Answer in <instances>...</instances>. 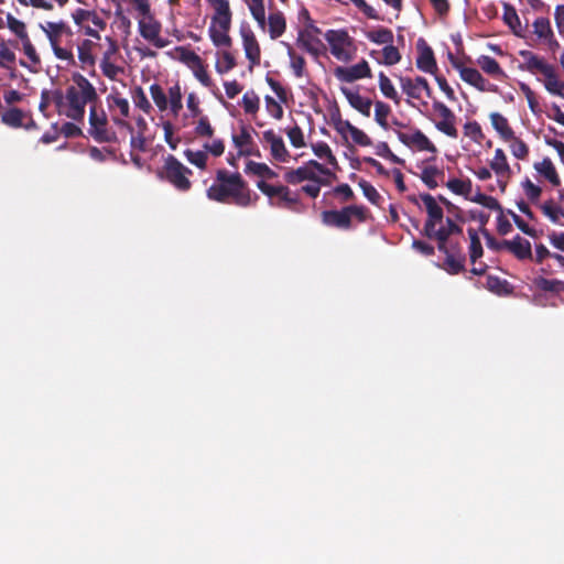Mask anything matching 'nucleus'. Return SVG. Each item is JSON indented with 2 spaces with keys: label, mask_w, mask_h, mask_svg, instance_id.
I'll list each match as a JSON object with an SVG mask.
<instances>
[{
  "label": "nucleus",
  "mask_w": 564,
  "mask_h": 564,
  "mask_svg": "<svg viewBox=\"0 0 564 564\" xmlns=\"http://www.w3.org/2000/svg\"><path fill=\"white\" fill-rule=\"evenodd\" d=\"M206 195L210 200L234 204L239 207H249L258 198L252 192L239 172H229L219 169L216 172L214 183L207 188Z\"/></svg>",
  "instance_id": "f257e3e1"
},
{
  "label": "nucleus",
  "mask_w": 564,
  "mask_h": 564,
  "mask_svg": "<svg viewBox=\"0 0 564 564\" xmlns=\"http://www.w3.org/2000/svg\"><path fill=\"white\" fill-rule=\"evenodd\" d=\"M73 82L75 85L68 86L65 93L67 109L64 113L67 118L82 122L86 105L97 104L99 96L94 85L84 75L74 74Z\"/></svg>",
  "instance_id": "f03ea898"
},
{
  "label": "nucleus",
  "mask_w": 564,
  "mask_h": 564,
  "mask_svg": "<svg viewBox=\"0 0 564 564\" xmlns=\"http://www.w3.org/2000/svg\"><path fill=\"white\" fill-rule=\"evenodd\" d=\"M519 55L523 58L520 64L521 70L530 74H541L544 76V88L551 94L564 98V82L560 79L556 67L549 64L543 57L536 55L532 51L522 50Z\"/></svg>",
  "instance_id": "7ed1b4c3"
},
{
  "label": "nucleus",
  "mask_w": 564,
  "mask_h": 564,
  "mask_svg": "<svg viewBox=\"0 0 564 564\" xmlns=\"http://www.w3.org/2000/svg\"><path fill=\"white\" fill-rule=\"evenodd\" d=\"M368 217L369 210L362 205H348L338 210H324L321 214L322 223L325 226L341 230L352 228V218H356L358 223H365Z\"/></svg>",
  "instance_id": "20e7f679"
},
{
  "label": "nucleus",
  "mask_w": 564,
  "mask_h": 564,
  "mask_svg": "<svg viewBox=\"0 0 564 564\" xmlns=\"http://www.w3.org/2000/svg\"><path fill=\"white\" fill-rule=\"evenodd\" d=\"M192 174L193 172L172 154L165 158L162 169L158 172L161 180L169 182L180 192L189 191L192 182L188 176Z\"/></svg>",
  "instance_id": "39448f33"
},
{
  "label": "nucleus",
  "mask_w": 564,
  "mask_h": 564,
  "mask_svg": "<svg viewBox=\"0 0 564 564\" xmlns=\"http://www.w3.org/2000/svg\"><path fill=\"white\" fill-rule=\"evenodd\" d=\"M324 36L336 59L347 63L354 58L357 48L354 39L346 30H328Z\"/></svg>",
  "instance_id": "423d86ee"
},
{
  "label": "nucleus",
  "mask_w": 564,
  "mask_h": 564,
  "mask_svg": "<svg viewBox=\"0 0 564 564\" xmlns=\"http://www.w3.org/2000/svg\"><path fill=\"white\" fill-rule=\"evenodd\" d=\"M89 134L99 143L116 142L117 134L108 128V117L101 107L97 104L89 108Z\"/></svg>",
  "instance_id": "0eeeda50"
},
{
  "label": "nucleus",
  "mask_w": 564,
  "mask_h": 564,
  "mask_svg": "<svg viewBox=\"0 0 564 564\" xmlns=\"http://www.w3.org/2000/svg\"><path fill=\"white\" fill-rule=\"evenodd\" d=\"M321 167V163L316 160H310L297 169H289L285 171L283 178L288 184L297 185L304 181L318 182L319 175L316 174V169Z\"/></svg>",
  "instance_id": "6e6552de"
},
{
  "label": "nucleus",
  "mask_w": 564,
  "mask_h": 564,
  "mask_svg": "<svg viewBox=\"0 0 564 564\" xmlns=\"http://www.w3.org/2000/svg\"><path fill=\"white\" fill-rule=\"evenodd\" d=\"M451 58H452L453 67L459 72V76L465 83L474 86L479 91H496L497 90V86L490 84L480 74V72L478 69L471 68V67H465L460 62H458L457 59H454L452 55H451Z\"/></svg>",
  "instance_id": "1a4fd4ad"
},
{
  "label": "nucleus",
  "mask_w": 564,
  "mask_h": 564,
  "mask_svg": "<svg viewBox=\"0 0 564 564\" xmlns=\"http://www.w3.org/2000/svg\"><path fill=\"white\" fill-rule=\"evenodd\" d=\"M334 74L337 79L345 83L372 77L371 68L366 59H361L359 63L349 67L338 66L335 68Z\"/></svg>",
  "instance_id": "9d476101"
},
{
  "label": "nucleus",
  "mask_w": 564,
  "mask_h": 564,
  "mask_svg": "<svg viewBox=\"0 0 564 564\" xmlns=\"http://www.w3.org/2000/svg\"><path fill=\"white\" fill-rule=\"evenodd\" d=\"M139 32L143 39L151 42L158 48L167 45V41L160 36L161 23L155 20L153 14L139 21Z\"/></svg>",
  "instance_id": "9b49d317"
},
{
  "label": "nucleus",
  "mask_w": 564,
  "mask_h": 564,
  "mask_svg": "<svg viewBox=\"0 0 564 564\" xmlns=\"http://www.w3.org/2000/svg\"><path fill=\"white\" fill-rule=\"evenodd\" d=\"M433 109L442 118L441 121L435 123L436 129L451 138H457L458 132L455 127L456 117L454 112L445 104L436 100L433 102Z\"/></svg>",
  "instance_id": "f8f14e48"
},
{
  "label": "nucleus",
  "mask_w": 564,
  "mask_h": 564,
  "mask_svg": "<svg viewBox=\"0 0 564 564\" xmlns=\"http://www.w3.org/2000/svg\"><path fill=\"white\" fill-rule=\"evenodd\" d=\"M400 85L403 90L410 98L421 99L422 90L425 91L427 98L433 97V91L429 82L421 76H417L415 79H411L410 77H400Z\"/></svg>",
  "instance_id": "ddd939ff"
},
{
  "label": "nucleus",
  "mask_w": 564,
  "mask_h": 564,
  "mask_svg": "<svg viewBox=\"0 0 564 564\" xmlns=\"http://www.w3.org/2000/svg\"><path fill=\"white\" fill-rule=\"evenodd\" d=\"M263 140L269 143L270 153L275 161L282 163L290 161L291 154L286 149L282 137L270 129L263 132Z\"/></svg>",
  "instance_id": "4468645a"
},
{
  "label": "nucleus",
  "mask_w": 564,
  "mask_h": 564,
  "mask_svg": "<svg viewBox=\"0 0 564 564\" xmlns=\"http://www.w3.org/2000/svg\"><path fill=\"white\" fill-rule=\"evenodd\" d=\"M419 56L416 58V67L429 74L435 75L437 72V64L433 50L425 43L423 39L417 41Z\"/></svg>",
  "instance_id": "2eb2a0df"
},
{
  "label": "nucleus",
  "mask_w": 564,
  "mask_h": 564,
  "mask_svg": "<svg viewBox=\"0 0 564 564\" xmlns=\"http://www.w3.org/2000/svg\"><path fill=\"white\" fill-rule=\"evenodd\" d=\"M506 250L512 253L518 260H532V248L529 240L517 235L512 240H503Z\"/></svg>",
  "instance_id": "dca6fc26"
},
{
  "label": "nucleus",
  "mask_w": 564,
  "mask_h": 564,
  "mask_svg": "<svg viewBox=\"0 0 564 564\" xmlns=\"http://www.w3.org/2000/svg\"><path fill=\"white\" fill-rule=\"evenodd\" d=\"M241 36L246 57L249 59L251 65H259L261 51L253 32L251 30H242Z\"/></svg>",
  "instance_id": "f3484780"
},
{
  "label": "nucleus",
  "mask_w": 564,
  "mask_h": 564,
  "mask_svg": "<svg viewBox=\"0 0 564 564\" xmlns=\"http://www.w3.org/2000/svg\"><path fill=\"white\" fill-rule=\"evenodd\" d=\"M276 202H271L272 205L279 207V208H285L292 212L299 213L301 210L300 208V197L299 194H293L291 189L285 185H280V191L276 196Z\"/></svg>",
  "instance_id": "a211bd4d"
},
{
  "label": "nucleus",
  "mask_w": 564,
  "mask_h": 564,
  "mask_svg": "<svg viewBox=\"0 0 564 564\" xmlns=\"http://www.w3.org/2000/svg\"><path fill=\"white\" fill-rule=\"evenodd\" d=\"M341 93L354 109L358 110L366 117L370 116V109L372 106L371 99L362 97L358 91H352L347 87H341Z\"/></svg>",
  "instance_id": "6ab92c4d"
},
{
  "label": "nucleus",
  "mask_w": 564,
  "mask_h": 564,
  "mask_svg": "<svg viewBox=\"0 0 564 564\" xmlns=\"http://www.w3.org/2000/svg\"><path fill=\"white\" fill-rule=\"evenodd\" d=\"M370 56L375 58L379 64L386 66H392L401 61V53L397 46L392 43L386 45L381 51L372 50Z\"/></svg>",
  "instance_id": "aec40b11"
},
{
  "label": "nucleus",
  "mask_w": 564,
  "mask_h": 564,
  "mask_svg": "<svg viewBox=\"0 0 564 564\" xmlns=\"http://www.w3.org/2000/svg\"><path fill=\"white\" fill-rule=\"evenodd\" d=\"M72 18L78 26H83V24L88 21V23H93L100 31H104L107 28V22L93 10L90 11L78 8L72 13Z\"/></svg>",
  "instance_id": "412c9836"
},
{
  "label": "nucleus",
  "mask_w": 564,
  "mask_h": 564,
  "mask_svg": "<svg viewBox=\"0 0 564 564\" xmlns=\"http://www.w3.org/2000/svg\"><path fill=\"white\" fill-rule=\"evenodd\" d=\"M297 44L307 53L317 57L321 54L322 41L312 34L310 30H301L297 36Z\"/></svg>",
  "instance_id": "4be33fe9"
},
{
  "label": "nucleus",
  "mask_w": 564,
  "mask_h": 564,
  "mask_svg": "<svg viewBox=\"0 0 564 564\" xmlns=\"http://www.w3.org/2000/svg\"><path fill=\"white\" fill-rule=\"evenodd\" d=\"M534 170L553 186L558 187L561 185V178L550 158H544L541 162H535Z\"/></svg>",
  "instance_id": "5701e85b"
},
{
  "label": "nucleus",
  "mask_w": 564,
  "mask_h": 564,
  "mask_svg": "<svg viewBox=\"0 0 564 564\" xmlns=\"http://www.w3.org/2000/svg\"><path fill=\"white\" fill-rule=\"evenodd\" d=\"M539 208L552 224H563L562 219H564V208H562V206H557L554 198L546 199L539 205Z\"/></svg>",
  "instance_id": "b1692460"
},
{
  "label": "nucleus",
  "mask_w": 564,
  "mask_h": 564,
  "mask_svg": "<svg viewBox=\"0 0 564 564\" xmlns=\"http://www.w3.org/2000/svg\"><path fill=\"white\" fill-rule=\"evenodd\" d=\"M490 121L494 129L498 132L503 141L514 139V131L510 127L508 119L499 112L490 113Z\"/></svg>",
  "instance_id": "393cba45"
},
{
  "label": "nucleus",
  "mask_w": 564,
  "mask_h": 564,
  "mask_svg": "<svg viewBox=\"0 0 564 564\" xmlns=\"http://www.w3.org/2000/svg\"><path fill=\"white\" fill-rule=\"evenodd\" d=\"M490 169L500 178H509L510 177L511 169H510L507 156L502 149H496L494 159L490 162Z\"/></svg>",
  "instance_id": "a878e982"
},
{
  "label": "nucleus",
  "mask_w": 564,
  "mask_h": 564,
  "mask_svg": "<svg viewBox=\"0 0 564 564\" xmlns=\"http://www.w3.org/2000/svg\"><path fill=\"white\" fill-rule=\"evenodd\" d=\"M267 23L269 25L270 36L273 40L280 37L285 32L286 21L283 13L280 11L271 13L268 20L265 19V24Z\"/></svg>",
  "instance_id": "bb28decb"
},
{
  "label": "nucleus",
  "mask_w": 564,
  "mask_h": 564,
  "mask_svg": "<svg viewBox=\"0 0 564 564\" xmlns=\"http://www.w3.org/2000/svg\"><path fill=\"white\" fill-rule=\"evenodd\" d=\"M422 202L425 205L427 212V220H432L433 223H441L444 217V213L442 207L436 203V199L427 193L420 195Z\"/></svg>",
  "instance_id": "cd10ccee"
},
{
  "label": "nucleus",
  "mask_w": 564,
  "mask_h": 564,
  "mask_svg": "<svg viewBox=\"0 0 564 564\" xmlns=\"http://www.w3.org/2000/svg\"><path fill=\"white\" fill-rule=\"evenodd\" d=\"M533 285L536 290L550 292L553 294H560L564 292V281L557 279L536 276L533 279Z\"/></svg>",
  "instance_id": "c85d7f7f"
},
{
  "label": "nucleus",
  "mask_w": 564,
  "mask_h": 564,
  "mask_svg": "<svg viewBox=\"0 0 564 564\" xmlns=\"http://www.w3.org/2000/svg\"><path fill=\"white\" fill-rule=\"evenodd\" d=\"M478 66L488 75L501 78L506 76V73L499 65V63L491 56L481 55L477 59Z\"/></svg>",
  "instance_id": "c756f323"
},
{
  "label": "nucleus",
  "mask_w": 564,
  "mask_h": 564,
  "mask_svg": "<svg viewBox=\"0 0 564 564\" xmlns=\"http://www.w3.org/2000/svg\"><path fill=\"white\" fill-rule=\"evenodd\" d=\"M107 41L111 45V52L105 53L100 63V68L106 77H108L109 79H115L119 72H121V68L110 62V54L115 52L117 48L116 42L111 37H107Z\"/></svg>",
  "instance_id": "7c9ffc66"
},
{
  "label": "nucleus",
  "mask_w": 564,
  "mask_h": 564,
  "mask_svg": "<svg viewBox=\"0 0 564 564\" xmlns=\"http://www.w3.org/2000/svg\"><path fill=\"white\" fill-rule=\"evenodd\" d=\"M247 4L252 18L262 30L265 29V7L264 0H243Z\"/></svg>",
  "instance_id": "2f4dec72"
},
{
  "label": "nucleus",
  "mask_w": 564,
  "mask_h": 564,
  "mask_svg": "<svg viewBox=\"0 0 564 564\" xmlns=\"http://www.w3.org/2000/svg\"><path fill=\"white\" fill-rule=\"evenodd\" d=\"M465 254H447L443 264V269L452 275L459 274L465 271Z\"/></svg>",
  "instance_id": "473e14b6"
},
{
  "label": "nucleus",
  "mask_w": 564,
  "mask_h": 564,
  "mask_svg": "<svg viewBox=\"0 0 564 564\" xmlns=\"http://www.w3.org/2000/svg\"><path fill=\"white\" fill-rule=\"evenodd\" d=\"M467 232H468L469 240H470L469 248H468L469 259H470V262L473 264H475L477 262V260L482 257L484 249H482L481 241L479 239L477 230L474 228H468Z\"/></svg>",
  "instance_id": "72a5a7b5"
},
{
  "label": "nucleus",
  "mask_w": 564,
  "mask_h": 564,
  "mask_svg": "<svg viewBox=\"0 0 564 564\" xmlns=\"http://www.w3.org/2000/svg\"><path fill=\"white\" fill-rule=\"evenodd\" d=\"M438 177H444V172L435 165H427L422 170L421 180L430 189L438 186Z\"/></svg>",
  "instance_id": "f704fd0d"
},
{
  "label": "nucleus",
  "mask_w": 564,
  "mask_h": 564,
  "mask_svg": "<svg viewBox=\"0 0 564 564\" xmlns=\"http://www.w3.org/2000/svg\"><path fill=\"white\" fill-rule=\"evenodd\" d=\"M503 21L516 35H520L522 26L519 15L516 9L509 3H505L503 6Z\"/></svg>",
  "instance_id": "c9c22d12"
},
{
  "label": "nucleus",
  "mask_w": 564,
  "mask_h": 564,
  "mask_svg": "<svg viewBox=\"0 0 564 564\" xmlns=\"http://www.w3.org/2000/svg\"><path fill=\"white\" fill-rule=\"evenodd\" d=\"M95 46V43L90 40H84L78 45V59L82 63L83 67L86 66H94L95 65V57L93 55V47Z\"/></svg>",
  "instance_id": "e433bc0d"
},
{
  "label": "nucleus",
  "mask_w": 564,
  "mask_h": 564,
  "mask_svg": "<svg viewBox=\"0 0 564 564\" xmlns=\"http://www.w3.org/2000/svg\"><path fill=\"white\" fill-rule=\"evenodd\" d=\"M446 186L454 194L462 195L465 198H468L469 195L471 194L473 184L469 178H467V180L451 178L447 181Z\"/></svg>",
  "instance_id": "4c0bfd02"
},
{
  "label": "nucleus",
  "mask_w": 564,
  "mask_h": 564,
  "mask_svg": "<svg viewBox=\"0 0 564 564\" xmlns=\"http://www.w3.org/2000/svg\"><path fill=\"white\" fill-rule=\"evenodd\" d=\"M246 173H251L260 177H265L269 180L275 178L278 174L269 167L265 163L249 161L246 165Z\"/></svg>",
  "instance_id": "58836bf2"
},
{
  "label": "nucleus",
  "mask_w": 564,
  "mask_h": 564,
  "mask_svg": "<svg viewBox=\"0 0 564 564\" xmlns=\"http://www.w3.org/2000/svg\"><path fill=\"white\" fill-rule=\"evenodd\" d=\"M366 37L376 44H391L393 43V32L387 28H378L366 33Z\"/></svg>",
  "instance_id": "ea45409f"
},
{
  "label": "nucleus",
  "mask_w": 564,
  "mask_h": 564,
  "mask_svg": "<svg viewBox=\"0 0 564 564\" xmlns=\"http://www.w3.org/2000/svg\"><path fill=\"white\" fill-rule=\"evenodd\" d=\"M378 78L382 95L399 105L400 97L389 77L383 72H380Z\"/></svg>",
  "instance_id": "a19ab883"
},
{
  "label": "nucleus",
  "mask_w": 564,
  "mask_h": 564,
  "mask_svg": "<svg viewBox=\"0 0 564 564\" xmlns=\"http://www.w3.org/2000/svg\"><path fill=\"white\" fill-rule=\"evenodd\" d=\"M131 98L135 107L141 109L144 113L149 115L153 110V107L141 86H137L132 89Z\"/></svg>",
  "instance_id": "79ce46f5"
},
{
  "label": "nucleus",
  "mask_w": 564,
  "mask_h": 564,
  "mask_svg": "<svg viewBox=\"0 0 564 564\" xmlns=\"http://www.w3.org/2000/svg\"><path fill=\"white\" fill-rule=\"evenodd\" d=\"M532 26L533 33L542 41L551 37V35L554 33L550 20L545 17L536 18Z\"/></svg>",
  "instance_id": "37998d69"
},
{
  "label": "nucleus",
  "mask_w": 564,
  "mask_h": 564,
  "mask_svg": "<svg viewBox=\"0 0 564 564\" xmlns=\"http://www.w3.org/2000/svg\"><path fill=\"white\" fill-rule=\"evenodd\" d=\"M391 113V108L388 104L377 100L375 102V120L384 130L389 129L388 117Z\"/></svg>",
  "instance_id": "c03bdc74"
},
{
  "label": "nucleus",
  "mask_w": 564,
  "mask_h": 564,
  "mask_svg": "<svg viewBox=\"0 0 564 564\" xmlns=\"http://www.w3.org/2000/svg\"><path fill=\"white\" fill-rule=\"evenodd\" d=\"M312 150L317 158L326 159L327 163L330 164L332 166H338L337 159L333 154L332 149L326 142L321 141L312 144Z\"/></svg>",
  "instance_id": "a18cd8bd"
},
{
  "label": "nucleus",
  "mask_w": 564,
  "mask_h": 564,
  "mask_svg": "<svg viewBox=\"0 0 564 564\" xmlns=\"http://www.w3.org/2000/svg\"><path fill=\"white\" fill-rule=\"evenodd\" d=\"M65 29V22H46L45 25H42V30L47 36L50 44H55L59 42V36L63 34V30Z\"/></svg>",
  "instance_id": "49530a36"
},
{
  "label": "nucleus",
  "mask_w": 564,
  "mask_h": 564,
  "mask_svg": "<svg viewBox=\"0 0 564 564\" xmlns=\"http://www.w3.org/2000/svg\"><path fill=\"white\" fill-rule=\"evenodd\" d=\"M419 151H429L435 153L436 147L430 141V139L419 129L413 131V145Z\"/></svg>",
  "instance_id": "de8ad7c7"
},
{
  "label": "nucleus",
  "mask_w": 564,
  "mask_h": 564,
  "mask_svg": "<svg viewBox=\"0 0 564 564\" xmlns=\"http://www.w3.org/2000/svg\"><path fill=\"white\" fill-rule=\"evenodd\" d=\"M150 94L159 110L165 111L169 107V100L163 88L159 84L154 83L150 86Z\"/></svg>",
  "instance_id": "09e8293b"
},
{
  "label": "nucleus",
  "mask_w": 564,
  "mask_h": 564,
  "mask_svg": "<svg viewBox=\"0 0 564 564\" xmlns=\"http://www.w3.org/2000/svg\"><path fill=\"white\" fill-rule=\"evenodd\" d=\"M167 100H169L171 111L175 116H177L178 112L183 108L182 91H181V87L178 84H175L174 86L169 88V99Z\"/></svg>",
  "instance_id": "8fccbe9b"
},
{
  "label": "nucleus",
  "mask_w": 564,
  "mask_h": 564,
  "mask_svg": "<svg viewBox=\"0 0 564 564\" xmlns=\"http://www.w3.org/2000/svg\"><path fill=\"white\" fill-rule=\"evenodd\" d=\"M23 112L19 108H10L1 116V121L13 128H20L22 126Z\"/></svg>",
  "instance_id": "3c124183"
},
{
  "label": "nucleus",
  "mask_w": 564,
  "mask_h": 564,
  "mask_svg": "<svg viewBox=\"0 0 564 564\" xmlns=\"http://www.w3.org/2000/svg\"><path fill=\"white\" fill-rule=\"evenodd\" d=\"M288 55L290 56V59H291L290 65H291L294 76L297 78L303 77L305 74V65H306L304 57L296 55V53L294 52V50L291 46H289Z\"/></svg>",
  "instance_id": "603ef678"
},
{
  "label": "nucleus",
  "mask_w": 564,
  "mask_h": 564,
  "mask_svg": "<svg viewBox=\"0 0 564 564\" xmlns=\"http://www.w3.org/2000/svg\"><path fill=\"white\" fill-rule=\"evenodd\" d=\"M241 102L246 113L256 115L258 112L260 99L253 90L245 93Z\"/></svg>",
  "instance_id": "864d4df0"
},
{
  "label": "nucleus",
  "mask_w": 564,
  "mask_h": 564,
  "mask_svg": "<svg viewBox=\"0 0 564 564\" xmlns=\"http://www.w3.org/2000/svg\"><path fill=\"white\" fill-rule=\"evenodd\" d=\"M209 36L216 46H231V37L228 35L229 31H224L219 28L209 26Z\"/></svg>",
  "instance_id": "5fc2aeb1"
},
{
  "label": "nucleus",
  "mask_w": 564,
  "mask_h": 564,
  "mask_svg": "<svg viewBox=\"0 0 564 564\" xmlns=\"http://www.w3.org/2000/svg\"><path fill=\"white\" fill-rule=\"evenodd\" d=\"M522 188L531 203L536 204L538 206L541 204L539 203L542 194V188L540 186L535 185L530 178L527 177L522 182Z\"/></svg>",
  "instance_id": "6e6d98bb"
},
{
  "label": "nucleus",
  "mask_w": 564,
  "mask_h": 564,
  "mask_svg": "<svg viewBox=\"0 0 564 564\" xmlns=\"http://www.w3.org/2000/svg\"><path fill=\"white\" fill-rule=\"evenodd\" d=\"M464 134L476 143H481L485 139L481 127L477 121H468L464 124Z\"/></svg>",
  "instance_id": "4d7b16f0"
},
{
  "label": "nucleus",
  "mask_w": 564,
  "mask_h": 564,
  "mask_svg": "<svg viewBox=\"0 0 564 564\" xmlns=\"http://www.w3.org/2000/svg\"><path fill=\"white\" fill-rule=\"evenodd\" d=\"M107 99L110 108L117 107L123 118L129 117L130 106L126 98L121 97L119 94H115L109 95Z\"/></svg>",
  "instance_id": "13d9d810"
},
{
  "label": "nucleus",
  "mask_w": 564,
  "mask_h": 564,
  "mask_svg": "<svg viewBox=\"0 0 564 564\" xmlns=\"http://www.w3.org/2000/svg\"><path fill=\"white\" fill-rule=\"evenodd\" d=\"M7 25L20 40L29 36L25 24L10 13L7 15Z\"/></svg>",
  "instance_id": "bf43d9fd"
},
{
  "label": "nucleus",
  "mask_w": 564,
  "mask_h": 564,
  "mask_svg": "<svg viewBox=\"0 0 564 564\" xmlns=\"http://www.w3.org/2000/svg\"><path fill=\"white\" fill-rule=\"evenodd\" d=\"M187 161L189 163H192L193 165L197 166L198 169L200 170H204L206 167V163H207V153L204 152V151H192V150H186L184 152Z\"/></svg>",
  "instance_id": "052dcab7"
},
{
  "label": "nucleus",
  "mask_w": 564,
  "mask_h": 564,
  "mask_svg": "<svg viewBox=\"0 0 564 564\" xmlns=\"http://www.w3.org/2000/svg\"><path fill=\"white\" fill-rule=\"evenodd\" d=\"M519 88L522 91V94L525 96V99L528 101V106H529L530 110L533 113H536L538 111H540L536 95L531 89V87L528 84L521 82V83H519Z\"/></svg>",
  "instance_id": "680f3d73"
},
{
  "label": "nucleus",
  "mask_w": 564,
  "mask_h": 564,
  "mask_svg": "<svg viewBox=\"0 0 564 564\" xmlns=\"http://www.w3.org/2000/svg\"><path fill=\"white\" fill-rule=\"evenodd\" d=\"M509 142H511V144H510L511 152L517 159L524 160L528 156L529 147L527 145V143L523 140H521L514 135V139H511Z\"/></svg>",
  "instance_id": "e2e57ef3"
},
{
  "label": "nucleus",
  "mask_w": 564,
  "mask_h": 564,
  "mask_svg": "<svg viewBox=\"0 0 564 564\" xmlns=\"http://www.w3.org/2000/svg\"><path fill=\"white\" fill-rule=\"evenodd\" d=\"M359 187L361 188L364 195L367 197V199L378 205L379 200L381 199V195L378 193V191L367 181L360 180L358 183Z\"/></svg>",
  "instance_id": "0e129e2a"
},
{
  "label": "nucleus",
  "mask_w": 564,
  "mask_h": 564,
  "mask_svg": "<svg viewBox=\"0 0 564 564\" xmlns=\"http://www.w3.org/2000/svg\"><path fill=\"white\" fill-rule=\"evenodd\" d=\"M221 57H223V61L218 62L216 64V70L219 74L228 73L234 67H236V59L230 52H228V51L223 52Z\"/></svg>",
  "instance_id": "69168bd1"
},
{
  "label": "nucleus",
  "mask_w": 564,
  "mask_h": 564,
  "mask_svg": "<svg viewBox=\"0 0 564 564\" xmlns=\"http://www.w3.org/2000/svg\"><path fill=\"white\" fill-rule=\"evenodd\" d=\"M286 134L294 148H303L305 145L304 134L299 126L288 129Z\"/></svg>",
  "instance_id": "338daca9"
},
{
  "label": "nucleus",
  "mask_w": 564,
  "mask_h": 564,
  "mask_svg": "<svg viewBox=\"0 0 564 564\" xmlns=\"http://www.w3.org/2000/svg\"><path fill=\"white\" fill-rule=\"evenodd\" d=\"M195 133L198 137H213L214 128L212 127L208 117L203 116L199 118L197 126L195 127Z\"/></svg>",
  "instance_id": "774afa93"
}]
</instances>
